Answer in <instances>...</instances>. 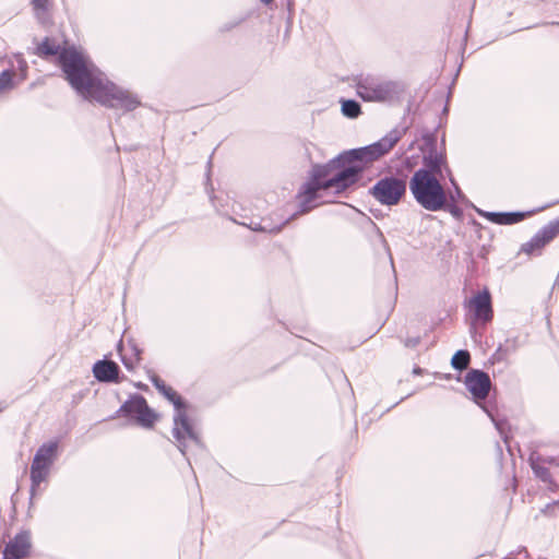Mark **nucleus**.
Masks as SVG:
<instances>
[{
  "label": "nucleus",
  "instance_id": "18",
  "mask_svg": "<svg viewBox=\"0 0 559 559\" xmlns=\"http://www.w3.org/2000/svg\"><path fill=\"white\" fill-rule=\"evenodd\" d=\"M340 103H341V112L346 118L356 119V118H358L362 114L361 105L356 99H352V98L345 99V98H342L340 100Z\"/></svg>",
  "mask_w": 559,
  "mask_h": 559
},
{
  "label": "nucleus",
  "instance_id": "41",
  "mask_svg": "<svg viewBox=\"0 0 559 559\" xmlns=\"http://www.w3.org/2000/svg\"><path fill=\"white\" fill-rule=\"evenodd\" d=\"M558 202H559V199H558V201H555L552 204H558Z\"/></svg>",
  "mask_w": 559,
  "mask_h": 559
},
{
  "label": "nucleus",
  "instance_id": "40",
  "mask_svg": "<svg viewBox=\"0 0 559 559\" xmlns=\"http://www.w3.org/2000/svg\"><path fill=\"white\" fill-rule=\"evenodd\" d=\"M522 551L525 554L526 557L528 556L527 550L525 548H523Z\"/></svg>",
  "mask_w": 559,
  "mask_h": 559
},
{
  "label": "nucleus",
  "instance_id": "7",
  "mask_svg": "<svg viewBox=\"0 0 559 559\" xmlns=\"http://www.w3.org/2000/svg\"><path fill=\"white\" fill-rule=\"evenodd\" d=\"M407 181L405 177L386 175L380 178L368 193L381 205H397L406 194Z\"/></svg>",
  "mask_w": 559,
  "mask_h": 559
},
{
  "label": "nucleus",
  "instance_id": "38",
  "mask_svg": "<svg viewBox=\"0 0 559 559\" xmlns=\"http://www.w3.org/2000/svg\"><path fill=\"white\" fill-rule=\"evenodd\" d=\"M261 2L265 3V4H269L271 3L273 0H260Z\"/></svg>",
  "mask_w": 559,
  "mask_h": 559
},
{
  "label": "nucleus",
  "instance_id": "16",
  "mask_svg": "<svg viewBox=\"0 0 559 559\" xmlns=\"http://www.w3.org/2000/svg\"><path fill=\"white\" fill-rule=\"evenodd\" d=\"M447 156L442 158H431L430 156H423V167L418 170H426L429 176L443 178V167L447 164Z\"/></svg>",
  "mask_w": 559,
  "mask_h": 559
},
{
  "label": "nucleus",
  "instance_id": "43",
  "mask_svg": "<svg viewBox=\"0 0 559 559\" xmlns=\"http://www.w3.org/2000/svg\"><path fill=\"white\" fill-rule=\"evenodd\" d=\"M551 24H557V25H559V23H557V22H552Z\"/></svg>",
  "mask_w": 559,
  "mask_h": 559
},
{
  "label": "nucleus",
  "instance_id": "10",
  "mask_svg": "<svg viewBox=\"0 0 559 559\" xmlns=\"http://www.w3.org/2000/svg\"><path fill=\"white\" fill-rule=\"evenodd\" d=\"M559 234V217L544 225L527 242L523 243L521 251L528 255H539L543 248Z\"/></svg>",
  "mask_w": 559,
  "mask_h": 559
},
{
  "label": "nucleus",
  "instance_id": "1",
  "mask_svg": "<svg viewBox=\"0 0 559 559\" xmlns=\"http://www.w3.org/2000/svg\"><path fill=\"white\" fill-rule=\"evenodd\" d=\"M36 53L40 57L58 55L61 70L70 85L84 98H92L103 106L132 111L141 105L136 95L119 87L100 72L87 56L74 47L64 48L49 37H45L37 46Z\"/></svg>",
  "mask_w": 559,
  "mask_h": 559
},
{
  "label": "nucleus",
  "instance_id": "37",
  "mask_svg": "<svg viewBox=\"0 0 559 559\" xmlns=\"http://www.w3.org/2000/svg\"><path fill=\"white\" fill-rule=\"evenodd\" d=\"M513 552H510L504 559H512L513 558Z\"/></svg>",
  "mask_w": 559,
  "mask_h": 559
},
{
  "label": "nucleus",
  "instance_id": "24",
  "mask_svg": "<svg viewBox=\"0 0 559 559\" xmlns=\"http://www.w3.org/2000/svg\"><path fill=\"white\" fill-rule=\"evenodd\" d=\"M424 145L426 150H431L437 147V134L436 130L427 131L421 136Z\"/></svg>",
  "mask_w": 559,
  "mask_h": 559
},
{
  "label": "nucleus",
  "instance_id": "17",
  "mask_svg": "<svg viewBox=\"0 0 559 559\" xmlns=\"http://www.w3.org/2000/svg\"><path fill=\"white\" fill-rule=\"evenodd\" d=\"M528 214L530 212L521 211L497 212V215H493V217L497 218V225H513L522 222Z\"/></svg>",
  "mask_w": 559,
  "mask_h": 559
},
{
  "label": "nucleus",
  "instance_id": "29",
  "mask_svg": "<svg viewBox=\"0 0 559 559\" xmlns=\"http://www.w3.org/2000/svg\"><path fill=\"white\" fill-rule=\"evenodd\" d=\"M475 211L476 213L481 216V217H485L487 218L489 222L496 224V221L497 218L493 217V215H497V212H487V211H484L481 209H478V207H475Z\"/></svg>",
  "mask_w": 559,
  "mask_h": 559
},
{
  "label": "nucleus",
  "instance_id": "32",
  "mask_svg": "<svg viewBox=\"0 0 559 559\" xmlns=\"http://www.w3.org/2000/svg\"><path fill=\"white\" fill-rule=\"evenodd\" d=\"M17 71H28V64L22 56H16Z\"/></svg>",
  "mask_w": 559,
  "mask_h": 559
},
{
  "label": "nucleus",
  "instance_id": "6",
  "mask_svg": "<svg viewBox=\"0 0 559 559\" xmlns=\"http://www.w3.org/2000/svg\"><path fill=\"white\" fill-rule=\"evenodd\" d=\"M409 190L416 202L427 211L438 212L447 205V192L440 179L426 170H416L409 180Z\"/></svg>",
  "mask_w": 559,
  "mask_h": 559
},
{
  "label": "nucleus",
  "instance_id": "31",
  "mask_svg": "<svg viewBox=\"0 0 559 559\" xmlns=\"http://www.w3.org/2000/svg\"><path fill=\"white\" fill-rule=\"evenodd\" d=\"M419 343H420V337L419 336H417V337H407L404 341L405 347H409V348H414V347L418 346Z\"/></svg>",
  "mask_w": 559,
  "mask_h": 559
},
{
  "label": "nucleus",
  "instance_id": "2",
  "mask_svg": "<svg viewBox=\"0 0 559 559\" xmlns=\"http://www.w3.org/2000/svg\"><path fill=\"white\" fill-rule=\"evenodd\" d=\"M345 168L346 163L343 152L325 164L312 165L310 179L301 186L298 192V198L301 199L299 213H308L312 210L313 205L311 203L317 200L320 190L334 189L335 193L338 194L353 187L354 182L344 185L336 181V178Z\"/></svg>",
  "mask_w": 559,
  "mask_h": 559
},
{
  "label": "nucleus",
  "instance_id": "22",
  "mask_svg": "<svg viewBox=\"0 0 559 559\" xmlns=\"http://www.w3.org/2000/svg\"><path fill=\"white\" fill-rule=\"evenodd\" d=\"M531 467L538 479H540L544 483H551V474L546 466L532 461Z\"/></svg>",
  "mask_w": 559,
  "mask_h": 559
},
{
  "label": "nucleus",
  "instance_id": "42",
  "mask_svg": "<svg viewBox=\"0 0 559 559\" xmlns=\"http://www.w3.org/2000/svg\"><path fill=\"white\" fill-rule=\"evenodd\" d=\"M558 202H559V199H558V201H555L552 204H558Z\"/></svg>",
  "mask_w": 559,
  "mask_h": 559
},
{
  "label": "nucleus",
  "instance_id": "28",
  "mask_svg": "<svg viewBox=\"0 0 559 559\" xmlns=\"http://www.w3.org/2000/svg\"><path fill=\"white\" fill-rule=\"evenodd\" d=\"M128 347L131 352V356L135 358V361H140L142 349L139 347V345L134 341L130 340L128 341Z\"/></svg>",
  "mask_w": 559,
  "mask_h": 559
},
{
  "label": "nucleus",
  "instance_id": "26",
  "mask_svg": "<svg viewBox=\"0 0 559 559\" xmlns=\"http://www.w3.org/2000/svg\"><path fill=\"white\" fill-rule=\"evenodd\" d=\"M121 342L119 343L118 345V350L120 353V356H121V362L123 364V366L126 367V369L128 370H133L135 365L139 362V361H135V358L132 357V356H127L124 354L121 353Z\"/></svg>",
  "mask_w": 559,
  "mask_h": 559
},
{
  "label": "nucleus",
  "instance_id": "20",
  "mask_svg": "<svg viewBox=\"0 0 559 559\" xmlns=\"http://www.w3.org/2000/svg\"><path fill=\"white\" fill-rule=\"evenodd\" d=\"M288 221H284L280 225H272L271 226V225H263L262 222H253V221H251L249 224L241 223V225L247 226L248 228H250L253 231L277 234V233L281 231V229L283 228V226Z\"/></svg>",
  "mask_w": 559,
  "mask_h": 559
},
{
  "label": "nucleus",
  "instance_id": "27",
  "mask_svg": "<svg viewBox=\"0 0 559 559\" xmlns=\"http://www.w3.org/2000/svg\"><path fill=\"white\" fill-rule=\"evenodd\" d=\"M451 185L454 189V192L453 193H450L449 195H454L455 199H456V202H463V203H467L468 200L466 199L465 194L462 192L460 186L457 185V182L455 181L454 178H451Z\"/></svg>",
  "mask_w": 559,
  "mask_h": 559
},
{
  "label": "nucleus",
  "instance_id": "34",
  "mask_svg": "<svg viewBox=\"0 0 559 559\" xmlns=\"http://www.w3.org/2000/svg\"><path fill=\"white\" fill-rule=\"evenodd\" d=\"M27 78V71H17V73L14 72V81H15V84H20L22 83L23 81H25Z\"/></svg>",
  "mask_w": 559,
  "mask_h": 559
},
{
  "label": "nucleus",
  "instance_id": "12",
  "mask_svg": "<svg viewBox=\"0 0 559 559\" xmlns=\"http://www.w3.org/2000/svg\"><path fill=\"white\" fill-rule=\"evenodd\" d=\"M31 549V531L22 530L7 543L2 551V559H24L29 556Z\"/></svg>",
  "mask_w": 559,
  "mask_h": 559
},
{
  "label": "nucleus",
  "instance_id": "19",
  "mask_svg": "<svg viewBox=\"0 0 559 559\" xmlns=\"http://www.w3.org/2000/svg\"><path fill=\"white\" fill-rule=\"evenodd\" d=\"M471 362V354L467 349H459L451 358V366L457 371L465 370Z\"/></svg>",
  "mask_w": 559,
  "mask_h": 559
},
{
  "label": "nucleus",
  "instance_id": "30",
  "mask_svg": "<svg viewBox=\"0 0 559 559\" xmlns=\"http://www.w3.org/2000/svg\"><path fill=\"white\" fill-rule=\"evenodd\" d=\"M424 156H430L431 158H442V157H445V154L442 152H438V148L436 147V148L427 150L424 153Z\"/></svg>",
  "mask_w": 559,
  "mask_h": 559
},
{
  "label": "nucleus",
  "instance_id": "39",
  "mask_svg": "<svg viewBox=\"0 0 559 559\" xmlns=\"http://www.w3.org/2000/svg\"><path fill=\"white\" fill-rule=\"evenodd\" d=\"M484 409H485V412L487 413V415H489V416L492 418L491 413H490L486 407H484Z\"/></svg>",
  "mask_w": 559,
  "mask_h": 559
},
{
  "label": "nucleus",
  "instance_id": "13",
  "mask_svg": "<svg viewBox=\"0 0 559 559\" xmlns=\"http://www.w3.org/2000/svg\"><path fill=\"white\" fill-rule=\"evenodd\" d=\"M469 306L474 311V320L481 324H487L493 318L491 295L487 288L478 292L469 300Z\"/></svg>",
  "mask_w": 559,
  "mask_h": 559
},
{
  "label": "nucleus",
  "instance_id": "35",
  "mask_svg": "<svg viewBox=\"0 0 559 559\" xmlns=\"http://www.w3.org/2000/svg\"><path fill=\"white\" fill-rule=\"evenodd\" d=\"M444 177H448L449 180L451 181V178H454L453 175H452V170L451 168L449 167L448 163L445 164V166L443 167V178Z\"/></svg>",
  "mask_w": 559,
  "mask_h": 559
},
{
  "label": "nucleus",
  "instance_id": "36",
  "mask_svg": "<svg viewBox=\"0 0 559 559\" xmlns=\"http://www.w3.org/2000/svg\"><path fill=\"white\" fill-rule=\"evenodd\" d=\"M413 372H414L415 374H421L423 370H421V368H420V367H416V368H414Z\"/></svg>",
  "mask_w": 559,
  "mask_h": 559
},
{
  "label": "nucleus",
  "instance_id": "11",
  "mask_svg": "<svg viewBox=\"0 0 559 559\" xmlns=\"http://www.w3.org/2000/svg\"><path fill=\"white\" fill-rule=\"evenodd\" d=\"M464 383L477 404L487 399L491 389L489 374L480 369H471L467 371Z\"/></svg>",
  "mask_w": 559,
  "mask_h": 559
},
{
  "label": "nucleus",
  "instance_id": "9",
  "mask_svg": "<svg viewBox=\"0 0 559 559\" xmlns=\"http://www.w3.org/2000/svg\"><path fill=\"white\" fill-rule=\"evenodd\" d=\"M117 417L135 420L140 426L151 428L156 419V414L148 407L143 395L134 393L118 408L111 418Z\"/></svg>",
  "mask_w": 559,
  "mask_h": 559
},
{
  "label": "nucleus",
  "instance_id": "25",
  "mask_svg": "<svg viewBox=\"0 0 559 559\" xmlns=\"http://www.w3.org/2000/svg\"><path fill=\"white\" fill-rule=\"evenodd\" d=\"M31 3L37 17L40 19V14L46 13L48 10L49 0H31Z\"/></svg>",
  "mask_w": 559,
  "mask_h": 559
},
{
  "label": "nucleus",
  "instance_id": "3",
  "mask_svg": "<svg viewBox=\"0 0 559 559\" xmlns=\"http://www.w3.org/2000/svg\"><path fill=\"white\" fill-rule=\"evenodd\" d=\"M403 132L399 129H392L379 141L357 148L344 151L346 168L336 178V181L347 185H356L362 177V174L369 166L384 156L400 141Z\"/></svg>",
  "mask_w": 559,
  "mask_h": 559
},
{
  "label": "nucleus",
  "instance_id": "33",
  "mask_svg": "<svg viewBox=\"0 0 559 559\" xmlns=\"http://www.w3.org/2000/svg\"><path fill=\"white\" fill-rule=\"evenodd\" d=\"M369 223L370 225L372 226V228L376 230L377 235L379 236L381 242L389 249V246H388V242L382 234V231L380 230V228L377 226V224L374 222H372L370 218H369Z\"/></svg>",
  "mask_w": 559,
  "mask_h": 559
},
{
  "label": "nucleus",
  "instance_id": "21",
  "mask_svg": "<svg viewBox=\"0 0 559 559\" xmlns=\"http://www.w3.org/2000/svg\"><path fill=\"white\" fill-rule=\"evenodd\" d=\"M16 86L14 71L5 69L0 73V92L10 91Z\"/></svg>",
  "mask_w": 559,
  "mask_h": 559
},
{
  "label": "nucleus",
  "instance_id": "14",
  "mask_svg": "<svg viewBox=\"0 0 559 559\" xmlns=\"http://www.w3.org/2000/svg\"><path fill=\"white\" fill-rule=\"evenodd\" d=\"M120 372V367L112 360L102 359L93 366L94 377L104 383H119L121 381Z\"/></svg>",
  "mask_w": 559,
  "mask_h": 559
},
{
  "label": "nucleus",
  "instance_id": "5",
  "mask_svg": "<svg viewBox=\"0 0 559 559\" xmlns=\"http://www.w3.org/2000/svg\"><path fill=\"white\" fill-rule=\"evenodd\" d=\"M353 82L356 95L365 103L400 104L407 90L401 80H388L373 74H358Z\"/></svg>",
  "mask_w": 559,
  "mask_h": 559
},
{
  "label": "nucleus",
  "instance_id": "23",
  "mask_svg": "<svg viewBox=\"0 0 559 559\" xmlns=\"http://www.w3.org/2000/svg\"><path fill=\"white\" fill-rule=\"evenodd\" d=\"M442 210L448 211L456 219H461L463 217V210L456 205V199L454 195L447 194V205Z\"/></svg>",
  "mask_w": 559,
  "mask_h": 559
},
{
  "label": "nucleus",
  "instance_id": "8",
  "mask_svg": "<svg viewBox=\"0 0 559 559\" xmlns=\"http://www.w3.org/2000/svg\"><path fill=\"white\" fill-rule=\"evenodd\" d=\"M57 441L45 442L37 449L31 465L32 495H34L36 487L47 479L57 456Z\"/></svg>",
  "mask_w": 559,
  "mask_h": 559
},
{
  "label": "nucleus",
  "instance_id": "15",
  "mask_svg": "<svg viewBox=\"0 0 559 559\" xmlns=\"http://www.w3.org/2000/svg\"><path fill=\"white\" fill-rule=\"evenodd\" d=\"M521 345L522 343L519 335L508 336L498 345L495 353L491 355L492 362L507 361L511 355L518 352Z\"/></svg>",
  "mask_w": 559,
  "mask_h": 559
},
{
  "label": "nucleus",
  "instance_id": "4",
  "mask_svg": "<svg viewBox=\"0 0 559 559\" xmlns=\"http://www.w3.org/2000/svg\"><path fill=\"white\" fill-rule=\"evenodd\" d=\"M147 374L155 389L174 405L173 437L180 453L183 456L187 455L188 442L197 447H202L201 437L194 429L187 414L186 401L173 388L168 386L154 371L147 370Z\"/></svg>",
  "mask_w": 559,
  "mask_h": 559
}]
</instances>
